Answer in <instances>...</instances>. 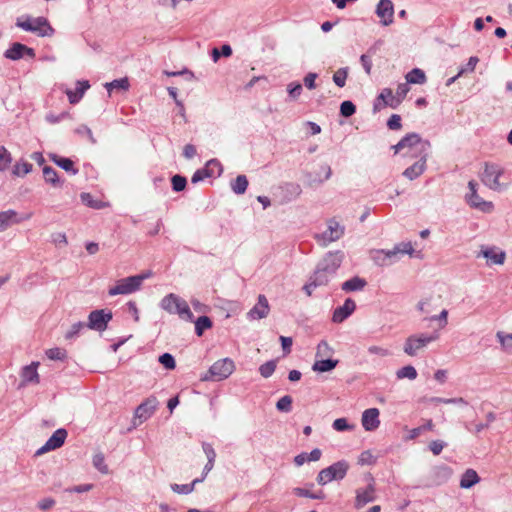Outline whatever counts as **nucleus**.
<instances>
[{"label": "nucleus", "instance_id": "obj_1", "mask_svg": "<svg viewBox=\"0 0 512 512\" xmlns=\"http://www.w3.org/2000/svg\"><path fill=\"white\" fill-rule=\"evenodd\" d=\"M344 253L340 250L328 252L317 264L313 277L320 285H327L341 266Z\"/></svg>", "mask_w": 512, "mask_h": 512}, {"label": "nucleus", "instance_id": "obj_2", "mask_svg": "<svg viewBox=\"0 0 512 512\" xmlns=\"http://www.w3.org/2000/svg\"><path fill=\"white\" fill-rule=\"evenodd\" d=\"M431 144L428 140L422 139L417 133H408L405 135L396 145L392 146L394 153H400L407 149L404 155L411 157L423 156V158L429 156Z\"/></svg>", "mask_w": 512, "mask_h": 512}, {"label": "nucleus", "instance_id": "obj_3", "mask_svg": "<svg viewBox=\"0 0 512 512\" xmlns=\"http://www.w3.org/2000/svg\"><path fill=\"white\" fill-rule=\"evenodd\" d=\"M16 26L36 34L39 37H50L55 30L45 17H31L24 15L16 19Z\"/></svg>", "mask_w": 512, "mask_h": 512}, {"label": "nucleus", "instance_id": "obj_4", "mask_svg": "<svg viewBox=\"0 0 512 512\" xmlns=\"http://www.w3.org/2000/svg\"><path fill=\"white\" fill-rule=\"evenodd\" d=\"M160 307L170 314H177L183 320L193 321V313L188 303L174 293L166 295L161 300Z\"/></svg>", "mask_w": 512, "mask_h": 512}, {"label": "nucleus", "instance_id": "obj_5", "mask_svg": "<svg viewBox=\"0 0 512 512\" xmlns=\"http://www.w3.org/2000/svg\"><path fill=\"white\" fill-rule=\"evenodd\" d=\"M235 364L230 358L216 361L209 370L201 376L202 381H221L228 378L234 371Z\"/></svg>", "mask_w": 512, "mask_h": 512}, {"label": "nucleus", "instance_id": "obj_6", "mask_svg": "<svg viewBox=\"0 0 512 512\" xmlns=\"http://www.w3.org/2000/svg\"><path fill=\"white\" fill-rule=\"evenodd\" d=\"M349 469V464L345 460H341L333 463L327 468L322 469L316 478V481L319 485H326L331 481H339L345 478L347 471Z\"/></svg>", "mask_w": 512, "mask_h": 512}, {"label": "nucleus", "instance_id": "obj_7", "mask_svg": "<svg viewBox=\"0 0 512 512\" xmlns=\"http://www.w3.org/2000/svg\"><path fill=\"white\" fill-rule=\"evenodd\" d=\"M438 338L439 335L436 332L433 334L419 333L410 335L404 343L403 350L409 356H416L419 350L425 348Z\"/></svg>", "mask_w": 512, "mask_h": 512}, {"label": "nucleus", "instance_id": "obj_8", "mask_svg": "<svg viewBox=\"0 0 512 512\" xmlns=\"http://www.w3.org/2000/svg\"><path fill=\"white\" fill-rule=\"evenodd\" d=\"M345 233V226L341 225L335 218L327 220V229L315 235L317 243L326 247L330 243L335 242L343 237Z\"/></svg>", "mask_w": 512, "mask_h": 512}, {"label": "nucleus", "instance_id": "obj_9", "mask_svg": "<svg viewBox=\"0 0 512 512\" xmlns=\"http://www.w3.org/2000/svg\"><path fill=\"white\" fill-rule=\"evenodd\" d=\"M408 84L409 83L407 82L399 84L396 90V95H393L390 88H384L378 95V100H382L383 105H388L389 107L396 109L410 90Z\"/></svg>", "mask_w": 512, "mask_h": 512}, {"label": "nucleus", "instance_id": "obj_10", "mask_svg": "<svg viewBox=\"0 0 512 512\" xmlns=\"http://www.w3.org/2000/svg\"><path fill=\"white\" fill-rule=\"evenodd\" d=\"M477 182L470 180L468 182L469 193L465 195V200L468 205L474 209H478L484 213L492 212L494 205L490 201L483 200L477 193Z\"/></svg>", "mask_w": 512, "mask_h": 512}, {"label": "nucleus", "instance_id": "obj_11", "mask_svg": "<svg viewBox=\"0 0 512 512\" xmlns=\"http://www.w3.org/2000/svg\"><path fill=\"white\" fill-rule=\"evenodd\" d=\"M112 317L113 314L109 310H93L88 315L87 328L98 332H103L107 329L108 323L112 320Z\"/></svg>", "mask_w": 512, "mask_h": 512}, {"label": "nucleus", "instance_id": "obj_12", "mask_svg": "<svg viewBox=\"0 0 512 512\" xmlns=\"http://www.w3.org/2000/svg\"><path fill=\"white\" fill-rule=\"evenodd\" d=\"M503 170L496 164L485 163L484 171L481 174V181L484 185L494 191L502 190V185L499 182Z\"/></svg>", "mask_w": 512, "mask_h": 512}, {"label": "nucleus", "instance_id": "obj_13", "mask_svg": "<svg viewBox=\"0 0 512 512\" xmlns=\"http://www.w3.org/2000/svg\"><path fill=\"white\" fill-rule=\"evenodd\" d=\"M140 277L129 276L117 281L108 291L110 296L127 295L140 289Z\"/></svg>", "mask_w": 512, "mask_h": 512}, {"label": "nucleus", "instance_id": "obj_14", "mask_svg": "<svg viewBox=\"0 0 512 512\" xmlns=\"http://www.w3.org/2000/svg\"><path fill=\"white\" fill-rule=\"evenodd\" d=\"M452 475V469L447 465H437L431 468L428 475V486H439L446 483Z\"/></svg>", "mask_w": 512, "mask_h": 512}, {"label": "nucleus", "instance_id": "obj_15", "mask_svg": "<svg viewBox=\"0 0 512 512\" xmlns=\"http://www.w3.org/2000/svg\"><path fill=\"white\" fill-rule=\"evenodd\" d=\"M67 435L68 433L64 428L57 429L46 443L37 450L36 455L39 456L51 450L60 448L64 444Z\"/></svg>", "mask_w": 512, "mask_h": 512}, {"label": "nucleus", "instance_id": "obj_16", "mask_svg": "<svg viewBox=\"0 0 512 512\" xmlns=\"http://www.w3.org/2000/svg\"><path fill=\"white\" fill-rule=\"evenodd\" d=\"M31 217L32 213L19 216L18 213L12 209L2 211L0 212V232L5 231L14 224L29 220Z\"/></svg>", "mask_w": 512, "mask_h": 512}, {"label": "nucleus", "instance_id": "obj_17", "mask_svg": "<svg viewBox=\"0 0 512 512\" xmlns=\"http://www.w3.org/2000/svg\"><path fill=\"white\" fill-rule=\"evenodd\" d=\"M376 15L383 26H389L394 21V5L391 0H380L376 6Z\"/></svg>", "mask_w": 512, "mask_h": 512}, {"label": "nucleus", "instance_id": "obj_18", "mask_svg": "<svg viewBox=\"0 0 512 512\" xmlns=\"http://www.w3.org/2000/svg\"><path fill=\"white\" fill-rule=\"evenodd\" d=\"M375 498V484L373 478H371V482L365 488H358L356 490L355 507L360 509L366 504L373 502Z\"/></svg>", "mask_w": 512, "mask_h": 512}, {"label": "nucleus", "instance_id": "obj_19", "mask_svg": "<svg viewBox=\"0 0 512 512\" xmlns=\"http://www.w3.org/2000/svg\"><path fill=\"white\" fill-rule=\"evenodd\" d=\"M4 56L10 60H19L24 57L34 58L35 57V51L34 49L19 43L15 42L13 43L9 49H7L4 53Z\"/></svg>", "mask_w": 512, "mask_h": 512}, {"label": "nucleus", "instance_id": "obj_20", "mask_svg": "<svg viewBox=\"0 0 512 512\" xmlns=\"http://www.w3.org/2000/svg\"><path fill=\"white\" fill-rule=\"evenodd\" d=\"M158 406L156 397L150 396L141 403L135 410V419H139L140 423L146 421L152 416Z\"/></svg>", "mask_w": 512, "mask_h": 512}, {"label": "nucleus", "instance_id": "obj_21", "mask_svg": "<svg viewBox=\"0 0 512 512\" xmlns=\"http://www.w3.org/2000/svg\"><path fill=\"white\" fill-rule=\"evenodd\" d=\"M356 309V304L351 298H347L342 306L337 307L332 316L334 323H342L346 320Z\"/></svg>", "mask_w": 512, "mask_h": 512}, {"label": "nucleus", "instance_id": "obj_22", "mask_svg": "<svg viewBox=\"0 0 512 512\" xmlns=\"http://www.w3.org/2000/svg\"><path fill=\"white\" fill-rule=\"evenodd\" d=\"M362 426L366 431H375L379 425V410L377 408L366 409L362 413Z\"/></svg>", "mask_w": 512, "mask_h": 512}, {"label": "nucleus", "instance_id": "obj_23", "mask_svg": "<svg viewBox=\"0 0 512 512\" xmlns=\"http://www.w3.org/2000/svg\"><path fill=\"white\" fill-rule=\"evenodd\" d=\"M270 307L267 298L260 294L255 306L248 312V318L259 320L265 318L269 313Z\"/></svg>", "mask_w": 512, "mask_h": 512}, {"label": "nucleus", "instance_id": "obj_24", "mask_svg": "<svg viewBox=\"0 0 512 512\" xmlns=\"http://www.w3.org/2000/svg\"><path fill=\"white\" fill-rule=\"evenodd\" d=\"M418 158V161H416L414 164H412L403 171V176L409 180H414L418 178L426 170V162L428 157L423 158V156H419Z\"/></svg>", "mask_w": 512, "mask_h": 512}, {"label": "nucleus", "instance_id": "obj_25", "mask_svg": "<svg viewBox=\"0 0 512 512\" xmlns=\"http://www.w3.org/2000/svg\"><path fill=\"white\" fill-rule=\"evenodd\" d=\"M76 86L77 87H76L75 91L70 90V89L66 90V95L68 97L70 104L78 103L84 96L85 92L90 88V84L86 80L77 81Z\"/></svg>", "mask_w": 512, "mask_h": 512}, {"label": "nucleus", "instance_id": "obj_26", "mask_svg": "<svg viewBox=\"0 0 512 512\" xmlns=\"http://www.w3.org/2000/svg\"><path fill=\"white\" fill-rule=\"evenodd\" d=\"M50 160L58 167L73 175L78 174L79 170L74 167V162L70 158L61 157L55 153L48 154Z\"/></svg>", "mask_w": 512, "mask_h": 512}, {"label": "nucleus", "instance_id": "obj_27", "mask_svg": "<svg viewBox=\"0 0 512 512\" xmlns=\"http://www.w3.org/2000/svg\"><path fill=\"white\" fill-rule=\"evenodd\" d=\"M211 166H217L218 175H220V173L222 172V166L217 159H212L207 162L205 169H199L194 172L191 178L192 183H198L199 181H202L205 177H212V172L209 171Z\"/></svg>", "mask_w": 512, "mask_h": 512}, {"label": "nucleus", "instance_id": "obj_28", "mask_svg": "<svg viewBox=\"0 0 512 512\" xmlns=\"http://www.w3.org/2000/svg\"><path fill=\"white\" fill-rule=\"evenodd\" d=\"M331 175V167L328 164H323L319 167V172L316 173L315 177H312L311 174L308 175V184L310 186L320 185L328 180Z\"/></svg>", "mask_w": 512, "mask_h": 512}, {"label": "nucleus", "instance_id": "obj_29", "mask_svg": "<svg viewBox=\"0 0 512 512\" xmlns=\"http://www.w3.org/2000/svg\"><path fill=\"white\" fill-rule=\"evenodd\" d=\"M38 362H33L22 369L21 377L23 384L39 383V375L37 372Z\"/></svg>", "mask_w": 512, "mask_h": 512}, {"label": "nucleus", "instance_id": "obj_30", "mask_svg": "<svg viewBox=\"0 0 512 512\" xmlns=\"http://www.w3.org/2000/svg\"><path fill=\"white\" fill-rule=\"evenodd\" d=\"M366 285L367 282L365 279L360 278L359 276H354L351 279L345 281L341 288L345 292H354L361 291Z\"/></svg>", "mask_w": 512, "mask_h": 512}, {"label": "nucleus", "instance_id": "obj_31", "mask_svg": "<svg viewBox=\"0 0 512 512\" xmlns=\"http://www.w3.org/2000/svg\"><path fill=\"white\" fill-rule=\"evenodd\" d=\"M480 481V477L477 472L473 469H467L460 480V487L463 489H469Z\"/></svg>", "mask_w": 512, "mask_h": 512}, {"label": "nucleus", "instance_id": "obj_32", "mask_svg": "<svg viewBox=\"0 0 512 512\" xmlns=\"http://www.w3.org/2000/svg\"><path fill=\"white\" fill-rule=\"evenodd\" d=\"M409 84H424L427 81L425 72L420 68H413L405 76Z\"/></svg>", "mask_w": 512, "mask_h": 512}, {"label": "nucleus", "instance_id": "obj_33", "mask_svg": "<svg viewBox=\"0 0 512 512\" xmlns=\"http://www.w3.org/2000/svg\"><path fill=\"white\" fill-rule=\"evenodd\" d=\"M43 176H44L46 183H49L54 187H60L62 185L57 171L54 168H52L51 166L43 167Z\"/></svg>", "mask_w": 512, "mask_h": 512}, {"label": "nucleus", "instance_id": "obj_34", "mask_svg": "<svg viewBox=\"0 0 512 512\" xmlns=\"http://www.w3.org/2000/svg\"><path fill=\"white\" fill-rule=\"evenodd\" d=\"M203 481V478H196L192 481V483L190 484H171V489L173 492L175 493H178V494H190L191 492L194 491V488H195V485L197 483H200Z\"/></svg>", "mask_w": 512, "mask_h": 512}, {"label": "nucleus", "instance_id": "obj_35", "mask_svg": "<svg viewBox=\"0 0 512 512\" xmlns=\"http://www.w3.org/2000/svg\"><path fill=\"white\" fill-rule=\"evenodd\" d=\"M338 364V360L334 359H324L315 361L312 366L313 371L316 372H328L333 370Z\"/></svg>", "mask_w": 512, "mask_h": 512}, {"label": "nucleus", "instance_id": "obj_36", "mask_svg": "<svg viewBox=\"0 0 512 512\" xmlns=\"http://www.w3.org/2000/svg\"><path fill=\"white\" fill-rule=\"evenodd\" d=\"M248 187V180L245 175H238L235 180L231 182V189L235 194H244Z\"/></svg>", "mask_w": 512, "mask_h": 512}, {"label": "nucleus", "instance_id": "obj_37", "mask_svg": "<svg viewBox=\"0 0 512 512\" xmlns=\"http://www.w3.org/2000/svg\"><path fill=\"white\" fill-rule=\"evenodd\" d=\"M481 255L490 260L493 264H503L505 260V252L495 253L493 249H485L481 251Z\"/></svg>", "mask_w": 512, "mask_h": 512}, {"label": "nucleus", "instance_id": "obj_38", "mask_svg": "<svg viewBox=\"0 0 512 512\" xmlns=\"http://www.w3.org/2000/svg\"><path fill=\"white\" fill-rule=\"evenodd\" d=\"M293 493L296 496L307 497V498H311V499L322 500L325 498V494L322 490H319L317 492H310V490H308V489L296 487L293 489Z\"/></svg>", "mask_w": 512, "mask_h": 512}, {"label": "nucleus", "instance_id": "obj_39", "mask_svg": "<svg viewBox=\"0 0 512 512\" xmlns=\"http://www.w3.org/2000/svg\"><path fill=\"white\" fill-rule=\"evenodd\" d=\"M433 428L434 424L432 420H427L425 424L409 430V434L406 436V440H414L424 431H431Z\"/></svg>", "mask_w": 512, "mask_h": 512}, {"label": "nucleus", "instance_id": "obj_40", "mask_svg": "<svg viewBox=\"0 0 512 512\" xmlns=\"http://www.w3.org/2000/svg\"><path fill=\"white\" fill-rule=\"evenodd\" d=\"M211 327H212V321L208 316H205V315L200 316L195 321V333L197 336H202L204 331Z\"/></svg>", "mask_w": 512, "mask_h": 512}, {"label": "nucleus", "instance_id": "obj_41", "mask_svg": "<svg viewBox=\"0 0 512 512\" xmlns=\"http://www.w3.org/2000/svg\"><path fill=\"white\" fill-rule=\"evenodd\" d=\"M82 202L93 209H102L106 206L101 200H95L89 193H81L80 195Z\"/></svg>", "mask_w": 512, "mask_h": 512}, {"label": "nucleus", "instance_id": "obj_42", "mask_svg": "<svg viewBox=\"0 0 512 512\" xmlns=\"http://www.w3.org/2000/svg\"><path fill=\"white\" fill-rule=\"evenodd\" d=\"M129 81H128V78H120V79H116V80H113L112 82H109V83H106L105 84V87L106 89L108 90V92L110 93L113 89H117V90H128L129 89Z\"/></svg>", "mask_w": 512, "mask_h": 512}, {"label": "nucleus", "instance_id": "obj_43", "mask_svg": "<svg viewBox=\"0 0 512 512\" xmlns=\"http://www.w3.org/2000/svg\"><path fill=\"white\" fill-rule=\"evenodd\" d=\"M396 376L398 379L408 378L409 380H414L417 377V371L413 366L407 365L397 370Z\"/></svg>", "mask_w": 512, "mask_h": 512}, {"label": "nucleus", "instance_id": "obj_44", "mask_svg": "<svg viewBox=\"0 0 512 512\" xmlns=\"http://www.w3.org/2000/svg\"><path fill=\"white\" fill-rule=\"evenodd\" d=\"M276 366V360L267 361L259 367V373L262 377L269 378L275 372Z\"/></svg>", "mask_w": 512, "mask_h": 512}, {"label": "nucleus", "instance_id": "obj_45", "mask_svg": "<svg viewBox=\"0 0 512 512\" xmlns=\"http://www.w3.org/2000/svg\"><path fill=\"white\" fill-rule=\"evenodd\" d=\"M93 466L100 471L102 474L108 473V466L105 464V457L103 453L99 452L93 456Z\"/></svg>", "mask_w": 512, "mask_h": 512}, {"label": "nucleus", "instance_id": "obj_46", "mask_svg": "<svg viewBox=\"0 0 512 512\" xmlns=\"http://www.w3.org/2000/svg\"><path fill=\"white\" fill-rule=\"evenodd\" d=\"M292 402V397L289 395H285L277 401L276 408L280 412L288 413L292 410Z\"/></svg>", "mask_w": 512, "mask_h": 512}, {"label": "nucleus", "instance_id": "obj_47", "mask_svg": "<svg viewBox=\"0 0 512 512\" xmlns=\"http://www.w3.org/2000/svg\"><path fill=\"white\" fill-rule=\"evenodd\" d=\"M348 76V67L338 69L333 75V82L340 88L344 87L346 84V79Z\"/></svg>", "mask_w": 512, "mask_h": 512}, {"label": "nucleus", "instance_id": "obj_48", "mask_svg": "<svg viewBox=\"0 0 512 512\" xmlns=\"http://www.w3.org/2000/svg\"><path fill=\"white\" fill-rule=\"evenodd\" d=\"M12 162L10 152L4 147L0 146V172L5 171Z\"/></svg>", "mask_w": 512, "mask_h": 512}, {"label": "nucleus", "instance_id": "obj_49", "mask_svg": "<svg viewBox=\"0 0 512 512\" xmlns=\"http://www.w3.org/2000/svg\"><path fill=\"white\" fill-rule=\"evenodd\" d=\"M172 189L175 192L183 191L187 185V180L184 176L176 174L171 178Z\"/></svg>", "mask_w": 512, "mask_h": 512}, {"label": "nucleus", "instance_id": "obj_50", "mask_svg": "<svg viewBox=\"0 0 512 512\" xmlns=\"http://www.w3.org/2000/svg\"><path fill=\"white\" fill-rule=\"evenodd\" d=\"M86 327L87 324L84 322L79 321L77 323H74L66 332L65 338L68 340L75 338Z\"/></svg>", "mask_w": 512, "mask_h": 512}, {"label": "nucleus", "instance_id": "obj_51", "mask_svg": "<svg viewBox=\"0 0 512 512\" xmlns=\"http://www.w3.org/2000/svg\"><path fill=\"white\" fill-rule=\"evenodd\" d=\"M356 112V106L353 102L346 100L340 105V114L343 117H350Z\"/></svg>", "mask_w": 512, "mask_h": 512}, {"label": "nucleus", "instance_id": "obj_52", "mask_svg": "<svg viewBox=\"0 0 512 512\" xmlns=\"http://www.w3.org/2000/svg\"><path fill=\"white\" fill-rule=\"evenodd\" d=\"M32 171V164L28 162L17 163L13 168L15 176H25Z\"/></svg>", "mask_w": 512, "mask_h": 512}, {"label": "nucleus", "instance_id": "obj_53", "mask_svg": "<svg viewBox=\"0 0 512 512\" xmlns=\"http://www.w3.org/2000/svg\"><path fill=\"white\" fill-rule=\"evenodd\" d=\"M372 260L378 266H389V261H387L384 249L374 251L372 254Z\"/></svg>", "mask_w": 512, "mask_h": 512}, {"label": "nucleus", "instance_id": "obj_54", "mask_svg": "<svg viewBox=\"0 0 512 512\" xmlns=\"http://www.w3.org/2000/svg\"><path fill=\"white\" fill-rule=\"evenodd\" d=\"M287 91L291 99L296 100L302 93V85L298 82L288 84Z\"/></svg>", "mask_w": 512, "mask_h": 512}, {"label": "nucleus", "instance_id": "obj_55", "mask_svg": "<svg viewBox=\"0 0 512 512\" xmlns=\"http://www.w3.org/2000/svg\"><path fill=\"white\" fill-rule=\"evenodd\" d=\"M159 362L168 370H172L176 366L175 359L170 353H164L160 355Z\"/></svg>", "mask_w": 512, "mask_h": 512}, {"label": "nucleus", "instance_id": "obj_56", "mask_svg": "<svg viewBox=\"0 0 512 512\" xmlns=\"http://www.w3.org/2000/svg\"><path fill=\"white\" fill-rule=\"evenodd\" d=\"M447 317H448V311L446 309H443L439 315H434L429 318H425V320L438 321L439 328L442 329L447 325Z\"/></svg>", "mask_w": 512, "mask_h": 512}, {"label": "nucleus", "instance_id": "obj_57", "mask_svg": "<svg viewBox=\"0 0 512 512\" xmlns=\"http://www.w3.org/2000/svg\"><path fill=\"white\" fill-rule=\"evenodd\" d=\"M358 462L361 465H373L376 462V457L369 450H366L360 454Z\"/></svg>", "mask_w": 512, "mask_h": 512}, {"label": "nucleus", "instance_id": "obj_58", "mask_svg": "<svg viewBox=\"0 0 512 512\" xmlns=\"http://www.w3.org/2000/svg\"><path fill=\"white\" fill-rule=\"evenodd\" d=\"M46 355L51 360H63L66 357V351L61 348H52L46 352Z\"/></svg>", "mask_w": 512, "mask_h": 512}, {"label": "nucleus", "instance_id": "obj_59", "mask_svg": "<svg viewBox=\"0 0 512 512\" xmlns=\"http://www.w3.org/2000/svg\"><path fill=\"white\" fill-rule=\"evenodd\" d=\"M478 62H479L478 57H476V56L470 57L468 60V63L459 70L458 76H461L462 74H464L466 72H473L475 70V67Z\"/></svg>", "mask_w": 512, "mask_h": 512}, {"label": "nucleus", "instance_id": "obj_60", "mask_svg": "<svg viewBox=\"0 0 512 512\" xmlns=\"http://www.w3.org/2000/svg\"><path fill=\"white\" fill-rule=\"evenodd\" d=\"M387 127L390 130H400L402 128L400 115L392 114L387 121Z\"/></svg>", "mask_w": 512, "mask_h": 512}, {"label": "nucleus", "instance_id": "obj_61", "mask_svg": "<svg viewBox=\"0 0 512 512\" xmlns=\"http://www.w3.org/2000/svg\"><path fill=\"white\" fill-rule=\"evenodd\" d=\"M496 337L504 348H512V334L497 332Z\"/></svg>", "mask_w": 512, "mask_h": 512}, {"label": "nucleus", "instance_id": "obj_62", "mask_svg": "<svg viewBox=\"0 0 512 512\" xmlns=\"http://www.w3.org/2000/svg\"><path fill=\"white\" fill-rule=\"evenodd\" d=\"M332 427L336 430V431H346V430H349V429H352L353 427L350 426L347 422V420L345 418H338L336 420H334L333 424H332Z\"/></svg>", "mask_w": 512, "mask_h": 512}, {"label": "nucleus", "instance_id": "obj_63", "mask_svg": "<svg viewBox=\"0 0 512 512\" xmlns=\"http://www.w3.org/2000/svg\"><path fill=\"white\" fill-rule=\"evenodd\" d=\"M317 77H318L317 73L309 72L303 79L305 87L308 88L309 90L315 89L316 88L315 80Z\"/></svg>", "mask_w": 512, "mask_h": 512}, {"label": "nucleus", "instance_id": "obj_64", "mask_svg": "<svg viewBox=\"0 0 512 512\" xmlns=\"http://www.w3.org/2000/svg\"><path fill=\"white\" fill-rule=\"evenodd\" d=\"M51 241L55 245L66 246L68 244L67 237H66L65 233H62V232L53 233L51 235Z\"/></svg>", "mask_w": 512, "mask_h": 512}]
</instances>
